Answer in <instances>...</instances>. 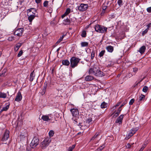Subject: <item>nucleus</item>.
Listing matches in <instances>:
<instances>
[{"instance_id": "1", "label": "nucleus", "mask_w": 151, "mask_h": 151, "mask_svg": "<svg viewBox=\"0 0 151 151\" xmlns=\"http://www.w3.org/2000/svg\"><path fill=\"white\" fill-rule=\"evenodd\" d=\"M80 60V59L75 57H73L70 59V66L72 68L76 67Z\"/></svg>"}, {"instance_id": "2", "label": "nucleus", "mask_w": 151, "mask_h": 151, "mask_svg": "<svg viewBox=\"0 0 151 151\" xmlns=\"http://www.w3.org/2000/svg\"><path fill=\"white\" fill-rule=\"evenodd\" d=\"M96 31L101 33H104L106 32L107 30V28L104 26L96 24L94 27Z\"/></svg>"}, {"instance_id": "3", "label": "nucleus", "mask_w": 151, "mask_h": 151, "mask_svg": "<svg viewBox=\"0 0 151 151\" xmlns=\"http://www.w3.org/2000/svg\"><path fill=\"white\" fill-rule=\"evenodd\" d=\"M51 141V138H46L42 142L41 145V147L42 149H44L47 147Z\"/></svg>"}, {"instance_id": "4", "label": "nucleus", "mask_w": 151, "mask_h": 151, "mask_svg": "<svg viewBox=\"0 0 151 151\" xmlns=\"http://www.w3.org/2000/svg\"><path fill=\"white\" fill-rule=\"evenodd\" d=\"M39 143V141L38 138L36 137H34L30 143V146L32 148L36 147Z\"/></svg>"}, {"instance_id": "5", "label": "nucleus", "mask_w": 151, "mask_h": 151, "mask_svg": "<svg viewBox=\"0 0 151 151\" xmlns=\"http://www.w3.org/2000/svg\"><path fill=\"white\" fill-rule=\"evenodd\" d=\"M52 116L51 114H49L47 115H43L41 117V119L44 121H51L53 117Z\"/></svg>"}, {"instance_id": "6", "label": "nucleus", "mask_w": 151, "mask_h": 151, "mask_svg": "<svg viewBox=\"0 0 151 151\" xmlns=\"http://www.w3.org/2000/svg\"><path fill=\"white\" fill-rule=\"evenodd\" d=\"M24 32V29L22 28L16 29L14 32V34L15 35L19 37L21 36Z\"/></svg>"}, {"instance_id": "7", "label": "nucleus", "mask_w": 151, "mask_h": 151, "mask_svg": "<svg viewBox=\"0 0 151 151\" xmlns=\"http://www.w3.org/2000/svg\"><path fill=\"white\" fill-rule=\"evenodd\" d=\"M138 130V128H132L131 129L130 131L127 134V139H129L131 136H132Z\"/></svg>"}, {"instance_id": "8", "label": "nucleus", "mask_w": 151, "mask_h": 151, "mask_svg": "<svg viewBox=\"0 0 151 151\" xmlns=\"http://www.w3.org/2000/svg\"><path fill=\"white\" fill-rule=\"evenodd\" d=\"M88 7L86 4H81L78 7V9L80 11L83 12L86 10Z\"/></svg>"}, {"instance_id": "9", "label": "nucleus", "mask_w": 151, "mask_h": 151, "mask_svg": "<svg viewBox=\"0 0 151 151\" xmlns=\"http://www.w3.org/2000/svg\"><path fill=\"white\" fill-rule=\"evenodd\" d=\"M9 132L8 130H6L4 133L1 140L2 141H5L8 139L9 137Z\"/></svg>"}, {"instance_id": "10", "label": "nucleus", "mask_w": 151, "mask_h": 151, "mask_svg": "<svg viewBox=\"0 0 151 151\" xmlns=\"http://www.w3.org/2000/svg\"><path fill=\"white\" fill-rule=\"evenodd\" d=\"M98 69L97 68L94 67L91 68L89 70V73L90 74L93 75L95 76Z\"/></svg>"}, {"instance_id": "11", "label": "nucleus", "mask_w": 151, "mask_h": 151, "mask_svg": "<svg viewBox=\"0 0 151 151\" xmlns=\"http://www.w3.org/2000/svg\"><path fill=\"white\" fill-rule=\"evenodd\" d=\"M27 15L28 17V19L29 22H32V20L34 19L35 17L36 16L35 15V13H33L34 14H32L31 13L28 12Z\"/></svg>"}, {"instance_id": "12", "label": "nucleus", "mask_w": 151, "mask_h": 151, "mask_svg": "<svg viewBox=\"0 0 151 151\" xmlns=\"http://www.w3.org/2000/svg\"><path fill=\"white\" fill-rule=\"evenodd\" d=\"M22 99V96L20 92H18L16 95L15 99V101L17 102H19L21 101Z\"/></svg>"}, {"instance_id": "13", "label": "nucleus", "mask_w": 151, "mask_h": 151, "mask_svg": "<svg viewBox=\"0 0 151 151\" xmlns=\"http://www.w3.org/2000/svg\"><path fill=\"white\" fill-rule=\"evenodd\" d=\"M124 117L123 114L121 115L116 119L115 122L119 123V124H122Z\"/></svg>"}, {"instance_id": "14", "label": "nucleus", "mask_w": 151, "mask_h": 151, "mask_svg": "<svg viewBox=\"0 0 151 151\" xmlns=\"http://www.w3.org/2000/svg\"><path fill=\"white\" fill-rule=\"evenodd\" d=\"M70 111L73 116H76L78 113V110L76 109H70Z\"/></svg>"}, {"instance_id": "15", "label": "nucleus", "mask_w": 151, "mask_h": 151, "mask_svg": "<svg viewBox=\"0 0 151 151\" xmlns=\"http://www.w3.org/2000/svg\"><path fill=\"white\" fill-rule=\"evenodd\" d=\"M97 73H96L95 76L99 77H102L104 76V73L102 72L100 70L98 69Z\"/></svg>"}, {"instance_id": "16", "label": "nucleus", "mask_w": 151, "mask_h": 151, "mask_svg": "<svg viewBox=\"0 0 151 151\" xmlns=\"http://www.w3.org/2000/svg\"><path fill=\"white\" fill-rule=\"evenodd\" d=\"M35 77V74L34 73V70H33L31 72L30 75L29 80L32 82L34 80Z\"/></svg>"}, {"instance_id": "17", "label": "nucleus", "mask_w": 151, "mask_h": 151, "mask_svg": "<svg viewBox=\"0 0 151 151\" xmlns=\"http://www.w3.org/2000/svg\"><path fill=\"white\" fill-rule=\"evenodd\" d=\"M146 49L145 46H143L139 49L138 52H139L141 54H142L145 52Z\"/></svg>"}, {"instance_id": "18", "label": "nucleus", "mask_w": 151, "mask_h": 151, "mask_svg": "<svg viewBox=\"0 0 151 151\" xmlns=\"http://www.w3.org/2000/svg\"><path fill=\"white\" fill-rule=\"evenodd\" d=\"M106 49L108 52H112L114 50V47L111 45H109L107 46Z\"/></svg>"}, {"instance_id": "19", "label": "nucleus", "mask_w": 151, "mask_h": 151, "mask_svg": "<svg viewBox=\"0 0 151 151\" xmlns=\"http://www.w3.org/2000/svg\"><path fill=\"white\" fill-rule=\"evenodd\" d=\"M27 12L29 13H31L32 14H34L33 13H35V14L37 12V10L34 8H31L28 9Z\"/></svg>"}, {"instance_id": "20", "label": "nucleus", "mask_w": 151, "mask_h": 151, "mask_svg": "<svg viewBox=\"0 0 151 151\" xmlns=\"http://www.w3.org/2000/svg\"><path fill=\"white\" fill-rule=\"evenodd\" d=\"M70 20L68 18H67L63 20V23L64 25H66L70 24Z\"/></svg>"}, {"instance_id": "21", "label": "nucleus", "mask_w": 151, "mask_h": 151, "mask_svg": "<svg viewBox=\"0 0 151 151\" xmlns=\"http://www.w3.org/2000/svg\"><path fill=\"white\" fill-rule=\"evenodd\" d=\"M93 78H94L93 76L89 75L86 77L85 80L86 81H89L93 80Z\"/></svg>"}, {"instance_id": "22", "label": "nucleus", "mask_w": 151, "mask_h": 151, "mask_svg": "<svg viewBox=\"0 0 151 151\" xmlns=\"http://www.w3.org/2000/svg\"><path fill=\"white\" fill-rule=\"evenodd\" d=\"M145 98V96L142 94H141V95L139 97V100L138 101V102L139 103V104H140V101H142L144 100Z\"/></svg>"}, {"instance_id": "23", "label": "nucleus", "mask_w": 151, "mask_h": 151, "mask_svg": "<svg viewBox=\"0 0 151 151\" xmlns=\"http://www.w3.org/2000/svg\"><path fill=\"white\" fill-rule=\"evenodd\" d=\"M62 63L63 65H68L70 64L69 61L67 60H63Z\"/></svg>"}, {"instance_id": "24", "label": "nucleus", "mask_w": 151, "mask_h": 151, "mask_svg": "<svg viewBox=\"0 0 151 151\" xmlns=\"http://www.w3.org/2000/svg\"><path fill=\"white\" fill-rule=\"evenodd\" d=\"M88 43L86 42H81V45L82 47H87L88 46Z\"/></svg>"}, {"instance_id": "25", "label": "nucleus", "mask_w": 151, "mask_h": 151, "mask_svg": "<svg viewBox=\"0 0 151 151\" xmlns=\"http://www.w3.org/2000/svg\"><path fill=\"white\" fill-rule=\"evenodd\" d=\"M10 104H8L7 105H6V106L2 108V111H6L8 110Z\"/></svg>"}, {"instance_id": "26", "label": "nucleus", "mask_w": 151, "mask_h": 151, "mask_svg": "<svg viewBox=\"0 0 151 151\" xmlns=\"http://www.w3.org/2000/svg\"><path fill=\"white\" fill-rule=\"evenodd\" d=\"M22 44L21 43H18L14 47L15 50L17 51L21 46Z\"/></svg>"}, {"instance_id": "27", "label": "nucleus", "mask_w": 151, "mask_h": 151, "mask_svg": "<svg viewBox=\"0 0 151 151\" xmlns=\"http://www.w3.org/2000/svg\"><path fill=\"white\" fill-rule=\"evenodd\" d=\"M6 94L4 93L0 92V98H5L6 97Z\"/></svg>"}, {"instance_id": "28", "label": "nucleus", "mask_w": 151, "mask_h": 151, "mask_svg": "<svg viewBox=\"0 0 151 151\" xmlns=\"http://www.w3.org/2000/svg\"><path fill=\"white\" fill-rule=\"evenodd\" d=\"M122 110V109L121 108V107L119 108L117 110V111L115 113L114 116H115V117L117 116L118 115H119Z\"/></svg>"}, {"instance_id": "29", "label": "nucleus", "mask_w": 151, "mask_h": 151, "mask_svg": "<svg viewBox=\"0 0 151 151\" xmlns=\"http://www.w3.org/2000/svg\"><path fill=\"white\" fill-rule=\"evenodd\" d=\"M27 136L28 135L27 134V133H26L23 134H20V137L21 139H23L24 138H26V137H27Z\"/></svg>"}, {"instance_id": "30", "label": "nucleus", "mask_w": 151, "mask_h": 151, "mask_svg": "<svg viewBox=\"0 0 151 151\" xmlns=\"http://www.w3.org/2000/svg\"><path fill=\"white\" fill-rule=\"evenodd\" d=\"M107 106V104L105 102H103L101 104V106L102 108H104Z\"/></svg>"}, {"instance_id": "31", "label": "nucleus", "mask_w": 151, "mask_h": 151, "mask_svg": "<svg viewBox=\"0 0 151 151\" xmlns=\"http://www.w3.org/2000/svg\"><path fill=\"white\" fill-rule=\"evenodd\" d=\"M100 135V133L99 132H97L96 134L92 137V138L91 139V140H94L95 138L97 137L98 136Z\"/></svg>"}, {"instance_id": "32", "label": "nucleus", "mask_w": 151, "mask_h": 151, "mask_svg": "<svg viewBox=\"0 0 151 151\" xmlns=\"http://www.w3.org/2000/svg\"><path fill=\"white\" fill-rule=\"evenodd\" d=\"M76 145H73L71 146L68 149V151H72L73 149L75 148Z\"/></svg>"}, {"instance_id": "33", "label": "nucleus", "mask_w": 151, "mask_h": 151, "mask_svg": "<svg viewBox=\"0 0 151 151\" xmlns=\"http://www.w3.org/2000/svg\"><path fill=\"white\" fill-rule=\"evenodd\" d=\"M86 31L83 30L81 34V36L83 37H86Z\"/></svg>"}, {"instance_id": "34", "label": "nucleus", "mask_w": 151, "mask_h": 151, "mask_svg": "<svg viewBox=\"0 0 151 151\" xmlns=\"http://www.w3.org/2000/svg\"><path fill=\"white\" fill-rule=\"evenodd\" d=\"M105 52V50H102L99 53V56L100 57H101L103 56Z\"/></svg>"}, {"instance_id": "35", "label": "nucleus", "mask_w": 151, "mask_h": 151, "mask_svg": "<svg viewBox=\"0 0 151 151\" xmlns=\"http://www.w3.org/2000/svg\"><path fill=\"white\" fill-rule=\"evenodd\" d=\"M148 89V88L147 86H144L142 89V91L145 93H146Z\"/></svg>"}, {"instance_id": "36", "label": "nucleus", "mask_w": 151, "mask_h": 151, "mask_svg": "<svg viewBox=\"0 0 151 151\" xmlns=\"http://www.w3.org/2000/svg\"><path fill=\"white\" fill-rule=\"evenodd\" d=\"M95 55V52L94 50H93L91 52V58L93 59Z\"/></svg>"}, {"instance_id": "37", "label": "nucleus", "mask_w": 151, "mask_h": 151, "mask_svg": "<svg viewBox=\"0 0 151 151\" xmlns=\"http://www.w3.org/2000/svg\"><path fill=\"white\" fill-rule=\"evenodd\" d=\"M73 122L75 124H78V119L76 118H73Z\"/></svg>"}, {"instance_id": "38", "label": "nucleus", "mask_w": 151, "mask_h": 151, "mask_svg": "<svg viewBox=\"0 0 151 151\" xmlns=\"http://www.w3.org/2000/svg\"><path fill=\"white\" fill-rule=\"evenodd\" d=\"M117 3L119 6H121L123 4V2L122 0H118Z\"/></svg>"}, {"instance_id": "39", "label": "nucleus", "mask_w": 151, "mask_h": 151, "mask_svg": "<svg viewBox=\"0 0 151 151\" xmlns=\"http://www.w3.org/2000/svg\"><path fill=\"white\" fill-rule=\"evenodd\" d=\"M64 37V35L62 36V37H60V39L58 40L57 42H56V44H58L59 43H60V42H61Z\"/></svg>"}, {"instance_id": "40", "label": "nucleus", "mask_w": 151, "mask_h": 151, "mask_svg": "<svg viewBox=\"0 0 151 151\" xmlns=\"http://www.w3.org/2000/svg\"><path fill=\"white\" fill-rule=\"evenodd\" d=\"M54 132L52 130H50L49 132V134L50 137H52L54 134Z\"/></svg>"}, {"instance_id": "41", "label": "nucleus", "mask_w": 151, "mask_h": 151, "mask_svg": "<svg viewBox=\"0 0 151 151\" xmlns=\"http://www.w3.org/2000/svg\"><path fill=\"white\" fill-rule=\"evenodd\" d=\"M48 1H45L43 3V6L44 7H47L48 5Z\"/></svg>"}, {"instance_id": "42", "label": "nucleus", "mask_w": 151, "mask_h": 151, "mask_svg": "<svg viewBox=\"0 0 151 151\" xmlns=\"http://www.w3.org/2000/svg\"><path fill=\"white\" fill-rule=\"evenodd\" d=\"M23 53V51L22 50H21L19 52L17 56L19 57H20L22 55V54Z\"/></svg>"}, {"instance_id": "43", "label": "nucleus", "mask_w": 151, "mask_h": 151, "mask_svg": "<svg viewBox=\"0 0 151 151\" xmlns=\"http://www.w3.org/2000/svg\"><path fill=\"white\" fill-rule=\"evenodd\" d=\"M134 101V99H132L129 102V104L132 105L133 104Z\"/></svg>"}, {"instance_id": "44", "label": "nucleus", "mask_w": 151, "mask_h": 151, "mask_svg": "<svg viewBox=\"0 0 151 151\" xmlns=\"http://www.w3.org/2000/svg\"><path fill=\"white\" fill-rule=\"evenodd\" d=\"M92 121V119L91 118H88L86 120V122L88 124H89Z\"/></svg>"}, {"instance_id": "45", "label": "nucleus", "mask_w": 151, "mask_h": 151, "mask_svg": "<svg viewBox=\"0 0 151 151\" xmlns=\"http://www.w3.org/2000/svg\"><path fill=\"white\" fill-rule=\"evenodd\" d=\"M148 29H145L144 31H143L142 32V35H144L145 34L147 33L148 31Z\"/></svg>"}, {"instance_id": "46", "label": "nucleus", "mask_w": 151, "mask_h": 151, "mask_svg": "<svg viewBox=\"0 0 151 151\" xmlns=\"http://www.w3.org/2000/svg\"><path fill=\"white\" fill-rule=\"evenodd\" d=\"M146 146L145 144H143L142 145V147L139 150V151H142L144 149L145 147Z\"/></svg>"}, {"instance_id": "47", "label": "nucleus", "mask_w": 151, "mask_h": 151, "mask_svg": "<svg viewBox=\"0 0 151 151\" xmlns=\"http://www.w3.org/2000/svg\"><path fill=\"white\" fill-rule=\"evenodd\" d=\"M134 143L132 144L131 145H130L129 143H128L126 145V147L127 148H130L131 146L133 145Z\"/></svg>"}, {"instance_id": "48", "label": "nucleus", "mask_w": 151, "mask_h": 151, "mask_svg": "<svg viewBox=\"0 0 151 151\" xmlns=\"http://www.w3.org/2000/svg\"><path fill=\"white\" fill-rule=\"evenodd\" d=\"M104 147L103 146H101L99 147V148H98L96 151H101L104 148Z\"/></svg>"}, {"instance_id": "49", "label": "nucleus", "mask_w": 151, "mask_h": 151, "mask_svg": "<svg viewBox=\"0 0 151 151\" xmlns=\"http://www.w3.org/2000/svg\"><path fill=\"white\" fill-rule=\"evenodd\" d=\"M70 12V9L69 8H68L66 10V11H65V12L67 13L68 14H69Z\"/></svg>"}, {"instance_id": "50", "label": "nucleus", "mask_w": 151, "mask_h": 151, "mask_svg": "<svg viewBox=\"0 0 151 151\" xmlns=\"http://www.w3.org/2000/svg\"><path fill=\"white\" fill-rule=\"evenodd\" d=\"M147 10L149 13L151 12V7L147 8Z\"/></svg>"}, {"instance_id": "51", "label": "nucleus", "mask_w": 151, "mask_h": 151, "mask_svg": "<svg viewBox=\"0 0 151 151\" xmlns=\"http://www.w3.org/2000/svg\"><path fill=\"white\" fill-rule=\"evenodd\" d=\"M47 88V86H45L44 87V88L42 90L43 93L44 94L45 92L46 89Z\"/></svg>"}, {"instance_id": "52", "label": "nucleus", "mask_w": 151, "mask_h": 151, "mask_svg": "<svg viewBox=\"0 0 151 151\" xmlns=\"http://www.w3.org/2000/svg\"><path fill=\"white\" fill-rule=\"evenodd\" d=\"M138 68H133V72L136 73L138 70Z\"/></svg>"}, {"instance_id": "53", "label": "nucleus", "mask_w": 151, "mask_h": 151, "mask_svg": "<svg viewBox=\"0 0 151 151\" xmlns=\"http://www.w3.org/2000/svg\"><path fill=\"white\" fill-rule=\"evenodd\" d=\"M68 14L65 12L64 14H63L62 16V18H63L65 16L67 15Z\"/></svg>"}, {"instance_id": "54", "label": "nucleus", "mask_w": 151, "mask_h": 151, "mask_svg": "<svg viewBox=\"0 0 151 151\" xmlns=\"http://www.w3.org/2000/svg\"><path fill=\"white\" fill-rule=\"evenodd\" d=\"M31 150L30 147L29 146H27L26 147L27 151H30Z\"/></svg>"}, {"instance_id": "55", "label": "nucleus", "mask_w": 151, "mask_h": 151, "mask_svg": "<svg viewBox=\"0 0 151 151\" xmlns=\"http://www.w3.org/2000/svg\"><path fill=\"white\" fill-rule=\"evenodd\" d=\"M41 0H35V2L37 4L40 3L41 1Z\"/></svg>"}, {"instance_id": "56", "label": "nucleus", "mask_w": 151, "mask_h": 151, "mask_svg": "<svg viewBox=\"0 0 151 151\" xmlns=\"http://www.w3.org/2000/svg\"><path fill=\"white\" fill-rule=\"evenodd\" d=\"M151 25V23L147 25V29H148V30H149V28L150 27V25Z\"/></svg>"}, {"instance_id": "57", "label": "nucleus", "mask_w": 151, "mask_h": 151, "mask_svg": "<svg viewBox=\"0 0 151 151\" xmlns=\"http://www.w3.org/2000/svg\"><path fill=\"white\" fill-rule=\"evenodd\" d=\"M139 83H140V82H137V83L136 82L135 83V84L134 85V86L135 87H136V86H137Z\"/></svg>"}, {"instance_id": "58", "label": "nucleus", "mask_w": 151, "mask_h": 151, "mask_svg": "<svg viewBox=\"0 0 151 151\" xmlns=\"http://www.w3.org/2000/svg\"><path fill=\"white\" fill-rule=\"evenodd\" d=\"M120 102H118V103L115 106V107L116 108L118 106H119L120 104Z\"/></svg>"}, {"instance_id": "59", "label": "nucleus", "mask_w": 151, "mask_h": 151, "mask_svg": "<svg viewBox=\"0 0 151 151\" xmlns=\"http://www.w3.org/2000/svg\"><path fill=\"white\" fill-rule=\"evenodd\" d=\"M107 8V6H104L103 7V9L105 10Z\"/></svg>"}, {"instance_id": "60", "label": "nucleus", "mask_w": 151, "mask_h": 151, "mask_svg": "<svg viewBox=\"0 0 151 151\" xmlns=\"http://www.w3.org/2000/svg\"><path fill=\"white\" fill-rule=\"evenodd\" d=\"M132 76V74L130 73H129L128 75V77L130 78Z\"/></svg>"}, {"instance_id": "61", "label": "nucleus", "mask_w": 151, "mask_h": 151, "mask_svg": "<svg viewBox=\"0 0 151 151\" xmlns=\"http://www.w3.org/2000/svg\"><path fill=\"white\" fill-rule=\"evenodd\" d=\"M13 39L12 37H9L8 38L9 40L11 41H12Z\"/></svg>"}, {"instance_id": "62", "label": "nucleus", "mask_w": 151, "mask_h": 151, "mask_svg": "<svg viewBox=\"0 0 151 151\" xmlns=\"http://www.w3.org/2000/svg\"><path fill=\"white\" fill-rule=\"evenodd\" d=\"M2 112V110L1 109V106L0 105V114Z\"/></svg>"}, {"instance_id": "63", "label": "nucleus", "mask_w": 151, "mask_h": 151, "mask_svg": "<svg viewBox=\"0 0 151 151\" xmlns=\"http://www.w3.org/2000/svg\"><path fill=\"white\" fill-rule=\"evenodd\" d=\"M81 123H78V124H77V125L78 126H82V125H81Z\"/></svg>"}, {"instance_id": "64", "label": "nucleus", "mask_w": 151, "mask_h": 151, "mask_svg": "<svg viewBox=\"0 0 151 151\" xmlns=\"http://www.w3.org/2000/svg\"><path fill=\"white\" fill-rule=\"evenodd\" d=\"M124 105V104H123L122 105H121V106H120L119 107V108H120V107H121V108H122V106H123Z\"/></svg>"}]
</instances>
